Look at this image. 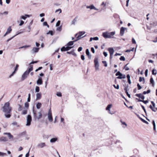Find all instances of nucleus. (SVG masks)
Returning <instances> with one entry per match:
<instances>
[{"instance_id": "f257e3e1", "label": "nucleus", "mask_w": 157, "mask_h": 157, "mask_svg": "<svg viewBox=\"0 0 157 157\" xmlns=\"http://www.w3.org/2000/svg\"><path fill=\"white\" fill-rule=\"evenodd\" d=\"M3 111L5 113H7L8 114H5V116L7 118H9L11 117V115L10 114L11 111V107L10 106V103L9 102L6 103L4 106L3 107Z\"/></svg>"}, {"instance_id": "f03ea898", "label": "nucleus", "mask_w": 157, "mask_h": 157, "mask_svg": "<svg viewBox=\"0 0 157 157\" xmlns=\"http://www.w3.org/2000/svg\"><path fill=\"white\" fill-rule=\"evenodd\" d=\"M33 70V67L32 66H30V67L28 69V70L26 71L22 76L21 80H24L27 77L29 73Z\"/></svg>"}, {"instance_id": "7ed1b4c3", "label": "nucleus", "mask_w": 157, "mask_h": 157, "mask_svg": "<svg viewBox=\"0 0 157 157\" xmlns=\"http://www.w3.org/2000/svg\"><path fill=\"white\" fill-rule=\"evenodd\" d=\"M33 117L35 119H37L39 120L42 117V114L40 112L36 113V111L33 110Z\"/></svg>"}, {"instance_id": "20e7f679", "label": "nucleus", "mask_w": 157, "mask_h": 157, "mask_svg": "<svg viewBox=\"0 0 157 157\" xmlns=\"http://www.w3.org/2000/svg\"><path fill=\"white\" fill-rule=\"evenodd\" d=\"M94 66L95 67V71H98L99 69V64L98 62V58L96 57L94 59Z\"/></svg>"}, {"instance_id": "39448f33", "label": "nucleus", "mask_w": 157, "mask_h": 157, "mask_svg": "<svg viewBox=\"0 0 157 157\" xmlns=\"http://www.w3.org/2000/svg\"><path fill=\"white\" fill-rule=\"evenodd\" d=\"M116 75L119 76L117 77V78L118 79H122L125 78H126V76L125 75H123L120 71H118L116 74Z\"/></svg>"}, {"instance_id": "423d86ee", "label": "nucleus", "mask_w": 157, "mask_h": 157, "mask_svg": "<svg viewBox=\"0 0 157 157\" xmlns=\"http://www.w3.org/2000/svg\"><path fill=\"white\" fill-rule=\"evenodd\" d=\"M32 121V117L31 115H28L27 118L26 125L29 126L30 125L31 121Z\"/></svg>"}, {"instance_id": "0eeeda50", "label": "nucleus", "mask_w": 157, "mask_h": 157, "mask_svg": "<svg viewBox=\"0 0 157 157\" xmlns=\"http://www.w3.org/2000/svg\"><path fill=\"white\" fill-rule=\"evenodd\" d=\"M73 47V46L70 47L67 46V47H65L63 46L61 49V51H67L70 50Z\"/></svg>"}, {"instance_id": "6e6552de", "label": "nucleus", "mask_w": 157, "mask_h": 157, "mask_svg": "<svg viewBox=\"0 0 157 157\" xmlns=\"http://www.w3.org/2000/svg\"><path fill=\"white\" fill-rule=\"evenodd\" d=\"M85 33V32H80L79 33V35L77 37V40H76L77 41L78 40H79L81 38L83 37H84L86 35L83 36L82 37V36Z\"/></svg>"}, {"instance_id": "1a4fd4ad", "label": "nucleus", "mask_w": 157, "mask_h": 157, "mask_svg": "<svg viewBox=\"0 0 157 157\" xmlns=\"http://www.w3.org/2000/svg\"><path fill=\"white\" fill-rule=\"evenodd\" d=\"M109 51L110 54V58L111 59L112 57L114 51L113 48H109Z\"/></svg>"}, {"instance_id": "9d476101", "label": "nucleus", "mask_w": 157, "mask_h": 157, "mask_svg": "<svg viewBox=\"0 0 157 157\" xmlns=\"http://www.w3.org/2000/svg\"><path fill=\"white\" fill-rule=\"evenodd\" d=\"M19 67V65L18 64H17L15 68V70L14 71L12 72V74L9 76V78H11L13 75L15 73L16 71L18 70V67Z\"/></svg>"}, {"instance_id": "9b49d317", "label": "nucleus", "mask_w": 157, "mask_h": 157, "mask_svg": "<svg viewBox=\"0 0 157 157\" xmlns=\"http://www.w3.org/2000/svg\"><path fill=\"white\" fill-rule=\"evenodd\" d=\"M4 135H7L9 139L11 140H13V136L11 135L10 133H4Z\"/></svg>"}, {"instance_id": "f8f14e48", "label": "nucleus", "mask_w": 157, "mask_h": 157, "mask_svg": "<svg viewBox=\"0 0 157 157\" xmlns=\"http://www.w3.org/2000/svg\"><path fill=\"white\" fill-rule=\"evenodd\" d=\"M36 83L38 85H40L42 84L43 81L42 78L40 77H39L38 79L36 82Z\"/></svg>"}, {"instance_id": "ddd939ff", "label": "nucleus", "mask_w": 157, "mask_h": 157, "mask_svg": "<svg viewBox=\"0 0 157 157\" xmlns=\"http://www.w3.org/2000/svg\"><path fill=\"white\" fill-rule=\"evenodd\" d=\"M115 34V32H112L109 33V38H115L113 36Z\"/></svg>"}, {"instance_id": "4468645a", "label": "nucleus", "mask_w": 157, "mask_h": 157, "mask_svg": "<svg viewBox=\"0 0 157 157\" xmlns=\"http://www.w3.org/2000/svg\"><path fill=\"white\" fill-rule=\"evenodd\" d=\"M46 146L45 143L44 142L40 143L37 145V146L40 148H43Z\"/></svg>"}, {"instance_id": "2eb2a0df", "label": "nucleus", "mask_w": 157, "mask_h": 157, "mask_svg": "<svg viewBox=\"0 0 157 157\" xmlns=\"http://www.w3.org/2000/svg\"><path fill=\"white\" fill-rule=\"evenodd\" d=\"M126 29L125 28H124V27H121V28L120 34L121 36H123V35L124 30Z\"/></svg>"}, {"instance_id": "dca6fc26", "label": "nucleus", "mask_w": 157, "mask_h": 157, "mask_svg": "<svg viewBox=\"0 0 157 157\" xmlns=\"http://www.w3.org/2000/svg\"><path fill=\"white\" fill-rule=\"evenodd\" d=\"M136 96L143 100H144L145 98L144 96L141 94H136Z\"/></svg>"}, {"instance_id": "f3484780", "label": "nucleus", "mask_w": 157, "mask_h": 157, "mask_svg": "<svg viewBox=\"0 0 157 157\" xmlns=\"http://www.w3.org/2000/svg\"><path fill=\"white\" fill-rule=\"evenodd\" d=\"M30 17V16L29 15L25 14V16H21L20 17V18L24 20H25L27 17Z\"/></svg>"}, {"instance_id": "a211bd4d", "label": "nucleus", "mask_w": 157, "mask_h": 157, "mask_svg": "<svg viewBox=\"0 0 157 157\" xmlns=\"http://www.w3.org/2000/svg\"><path fill=\"white\" fill-rule=\"evenodd\" d=\"M77 41V40H74L73 41H71L69 42L67 44V45L68 46H71L73 45L74 43L75 42Z\"/></svg>"}, {"instance_id": "6ab92c4d", "label": "nucleus", "mask_w": 157, "mask_h": 157, "mask_svg": "<svg viewBox=\"0 0 157 157\" xmlns=\"http://www.w3.org/2000/svg\"><path fill=\"white\" fill-rule=\"evenodd\" d=\"M41 97V94L40 93H38L36 94V100H38L40 99Z\"/></svg>"}, {"instance_id": "aec40b11", "label": "nucleus", "mask_w": 157, "mask_h": 157, "mask_svg": "<svg viewBox=\"0 0 157 157\" xmlns=\"http://www.w3.org/2000/svg\"><path fill=\"white\" fill-rule=\"evenodd\" d=\"M39 48H33L32 50V52H38L39 51Z\"/></svg>"}, {"instance_id": "412c9836", "label": "nucleus", "mask_w": 157, "mask_h": 157, "mask_svg": "<svg viewBox=\"0 0 157 157\" xmlns=\"http://www.w3.org/2000/svg\"><path fill=\"white\" fill-rule=\"evenodd\" d=\"M58 140L57 138H54L51 139L50 140V142L51 143H55Z\"/></svg>"}, {"instance_id": "4be33fe9", "label": "nucleus", "mask_w": 157, "mask_h": 157, "mask_svg": "<svg viewBox=\"0 0 157 157\" xmlns=\"http://www.w3.org/2000/svg\"><path fill=\"white\" fill-rule=\"evenodd\" d=\"M103 36L105 38H108V33L107 32L103 33H102Z\"/></svg>"}, {"instance_id": "5701e85b", "label": "nucleus", "mask_w": 157, "mask_h": 157, "mask_svg": "<svg viewBox=\"0 0 157 157\" xmlns=\"http://www.w3.org/2000/svg\"><path fill=\"white\" fill-rule=\"evenodd\" d=\"M0 140L3 141H8V139L6 137H2L0 138Z\"/></svg>"}, {"instance_id": "b1692460", "label": "nucleus", "mask_w": 157, "mask_h": 157, "mask_svg": "<svg viewBox=\"0 0 157 157\" xmlns=\"http://www.w3.org/2000/svg\"><path fill=\"white\" fill-rule=\"evenodd\" d=\"M48 118L50 121L52 122L53 121L52 115L48 114Z\"/></svg>"}, {"instance_id": "393cba45", "label": "nucleus", "mask_w": 157, "mask_h": 157, "mask_svg": "<svg viewBox=\"0 0 157 157\" xmlns=\"http://www.w3.org/2000/svg\"><path fill=\"white\" fill-rule=\"evenodd\" d=\"M67 53L68 54H72L75 56H76L77 55L74 52V51L71 52H67Z\"/></svg>"}, {"instance_id": "a878e982", "label": "nucleus", "mask_w": 157, "mask_h": 157, "mask_svg": "<svg viewBox=\"0 0 157 157\" xmlns=\"http://www.w3.org/2000/svg\"><path fill=\"white\" fill-rule=\"evenodd\" d=\"M12 30V29H11V26H10L7 29L6 32L8 34L11 33Z\"/></svg>"}, {"instance_id": "bb28decb", "label": "nucleus", "mask_w": 157, "mask_h": 157, "mask_svg": "<svg viewBox=\"0 0 157 157\" xmlns=\"http://www.w3.org/2000/svg\"><path fill=\"white\" fill-rule=\"evenodd\" d=\"M127 78L128 81V82L129 84H131V80L130 79V75L129 74H128L127 75Z\"/></svg>"}, {"instance_id": "cd10ccee", "label": "nucleus", "mask_w": 157, "mask_h": 157, "mask_svg": "<svg viewBox=\"0 0 157 157\" xmlns=\"http://www.w3.org/2000/svg\"><path fill=\"white\" fill-rule=\"evenodd\" d=\"M94 6L93 5H92L90 6H87L86 8L87 9H90V10L93 9L94 8Z\"/></svg>"}, {"instance_id": "c85d7f7f", "label": "nucleus", "mask_w": 157, "mask_h": 157, "mask_svg": "<svg viewBox=\"0 0 157 157\" xmlns=\"http://www.w3.org/2000/svg\"><path fill=\"white\" fill-rule=\"evenodd\" d=\"M77 17H76L71 22V24L75 25V22L77 21Z\"/></svg>"}, {"instance_id": "c756f323", "label": "nucleus", "mask_w": 157, "mask_h": 157, "mask_svg": "<svg viewBox=\"0 0 157 157\" xmlns=\"http://www.w3.org/2000/svg\"><path fill=\"white\" fill-rule=\"evenodd\" d=\"M41 104L40 102H38L36 105V106L37 109H39L41 107Z\"/></svg>"}, {"instance_id": "7c9ffc66", "label": "nucleus", "mask_w": 157, "mask_h": 157, "mask_svg": "<svg viewBox=\"0 0 157 157\" xmlns=\"http://www.w3.org/2000/svg\"><path fill=\"white\" fill-rule=\"evenodd\" d=\"M152 123L153 126V130L155 131V124L154 120H153Z\"/></svg>"}, {"instance_id": "2f4dec72", "label": "nucleus", "mask_w": 157, "mask_h": 157, "mask_svg": "<svg viewBox=\"0 0 157 157\" xmlns=\"http://www.w3.org/2000/svg\"><path fill=\"white\" fill-rule=\"evenodd\" d=\"M21 33V32H20V33H18V34H17L16 35H14V36H13V37H12L8 39L7 40V42H8V41H9L10 40H11L13 38H14L15 36H17V35L18 34H19L20 33Z\"/></svg>"}, {"instance_id": "473e14b6", "label": "nucleus", "mask_w": 157, "mask_h": 157, "mask_svg": "<svg viewBox=\"0 0 157 157\" xmlns=\"http://www.w3.org/2000/svg\"><path fill=\"white\" fill-rule=\"evenodd\" d=\"M120 121L121 122L122 124H123V125H125L124 127V126L123 127L124 128L126 127L127 126V124L125 123V122H123L121 120Z\"/></svg>"}, {"instance_id": "72a5a7b5", "label": "nucleus", "mask_w": 157, "mask_h": 157, "mask_svg": "<svg viewBox=\"0 0 157 157\" xmlns=\"http://www.w3.org/2000/svg\"><path fill=\"white\" fill-rule=\"evenodd\" d=\"M27 110H24L22 111V114L23 115H25L27 113Z\"/></svg>"}, {"instance_id": "f704fd0d", "label": "nucleus", "mask_w": 157, "mask_h": 157, "mask_svg": "<svg viewBox=\"0 0 157 157\" xmlns=\"http://www.w3.org/2000/svg\"><path fill=\"white\" fill-rule=\"evenodd\" d=\"M57 12H59V14L61 13L62 12V10L60 9H58L56 10L55 12L56 13Z\"/></svg>"}, {"instance_id": "c9c22d12", "label": "nucleus", "mask_w": 157, "mask_h": 157, "mask_svg": "<svg viewBox=\"0 0 157 157\" xmlns=\"http://www.w3.org/2000/svg\"><path fill=\"white\" fill-rule=\"evenodd\" d=\"M30 46L29 45H25V46H23L22 47H20L19 48V49H20V48H28V47H30Z\"/></svg>"}, {"instance_id": "e433bc0d", "label": "nucleus", "mask_w": 157, "mask_h": 157, "mask_svg": "<svg viewBox=\"0 0 157 157\" xmlns=\"http://www.w3.org/2000/svg\"><path fill=\"white\" fill-rule=\"evenodd\" d=\"M150 82H151V83H152L153 84V86H154V80H153V78H150Z\"/></svg>"}, {"instance_id": "4c0bfd02", "label": "nucleus", "mask_w": 157, "mask_h": 157, "mask_svg": "<svg viewBox=\"0 0 157 157\" xmlns=\"http://www.w3.org/2000/svg\"><path fill=\"white\" fill-rule=\"evenodd\" d=\"M6 155V153L0 152V156H4Z\"/></svg>"}, {"instance_id": "58836bf2", "label": "nucleus", "mask_w": 157, "mask_h": 157, "mask_svg": "<svg viewBox=\"0 0 157 157\" xmlns=\"http://www.w3.org/2000/svg\"><path fill=\"white\" fill-rule=\"evenodd\" d=\"M40 91V88L39 87L36 86L35 88V91L36 92H38Z\"/></svg>"}, {"instance_id": "ea45409f", "label": "nucleus", "mask_w": 157, "mask_h": 157, "mask_svg": "<svg viewBox=\"0 0 157 157\" xmlns=\"http://www.w3.org/2000/svg\"><path fill=\"white\" fill-rule=\"evenodd\" d=\"M86 53L87 55V56H88V55H89L90 54V52L89 51V50L88 49H87L86 50Z\"/></svg>"}, {"instance_id": "a19ab883", "label": "nucleus", "mask_w": 157, "mask_h": 157, "mask_svg": "<svg viewBox=\"0 0 157 157\" xmlns=\"http://www.w3.org/2000/svg\"><path fill=\"white\" fill-rule=\"evenodd\" d=\"M50 34L51 35H53V32L52 31H49L48 33H47V34Z\"/></svg>"}, {"instance_id": "79ce46f5", "label": "nucleus", "mask_w": 157, "mask_h": 157, "mask_svg": "<svg viewBox=\"0 0 157 157\" xmlns=\"http://www.w3.org/2000/svg\"><path fill=\"white\" fill-rule=\"evenodd\" d=\"M120 59L121 60L124 61L125 60V58L124 56H121V57L120 58Z\"/></svg>"}, {"instance_id": "37998d69", "label": "nucleus", "mask_w": 157, "mask_h": 157, "mask_svg": "<svg viewBox=\"0 0 157 157\" xmlns=\"http://www.w3.org/2000/svg\"><path fill=\"white\" fill-rule=\"evenodd\" d=\"M140 119L142 121H143V122H144L145 123H146L147 124H148V122L147 121H146L144 120V119H143L142 118H140Z\"/></svg>"}, {"instance_id": "c03bdc74", "label": "nucleus", "mask_w": 157, "mask_h": 157, "mask_svg": "<svg viewBox=\"0 0 157 157\" xmlns=\"http://www.w3.org/2000/svg\"><path fill=\"white\" fill-rule=\"evenodd\" d=\"M156 73V70L155 69H153L152 70V74L155 75Z\"/></svg>"}, {"instance_id": "a18cd8bd", "label": "nucleus", "mask_w": 157, "mask_h": 157, "mask_svg": "<svg viewBox=\"0 0 157 157\" xmlns=\"http://www.w3.org/2000/svg\"><path fill=\"white\" fill-rule=\"evenodd\" d=\"M102 63L104 64V66L105 67H106L107 66V63L106 61H102Z\"/></svg>"}, {"instance_id": "49530a36", "label": "nucleus", "mask_w": 157, "mask_h": 157, "mask_svg": "<svg viewBox=\"0 0 157 157\" xmlns=\"http://www.w3.org/2000/svg\"><path fill=\"white\" fill-rule=\"evenodd\" d=\"M62 30V26H60L57 28V30L59 31H61Z\"/></svg>"}, {"instance_id": "de8ad7c7", "label": "nucleus", "mask_w": 157, "mask_h": 157, "mask_svg": "<svg viewBox=\"0 0 157 157\" xmlns=\"http://www.w3.org/2000/svg\"><path fill=\"white\" fill-rule=\"evenodd\" d=\"M128 64V63L125 66H124V68H125V70L128 71L129 70V68L127 67V65Z\"/></svg>"}, {"instance_id": "09e8293b", "label": "nucleus", "mask_w": 157, "mask_h": 157, "mask_svg": "<svg viewBox=\"0 0 157 157\" xmlns=\"http://www.w3.org/2000/svg\"><path fill=\"white\" fill-rule=\"evenodd\" d=\"M143 80L144 82V78H142L141 77H140L139 78V81L140 82H141Z\"/></svg>"}, {"instance_id": "8fccbe9b", "label": "nucleus", "mask_w": 157, "mask_h": 157, "mask_svg": "<svg viewBox=\"0 0 157 157\" xmlns=\"http://www.w3.org/2000/svg\"><path fill=\"white\" fill-rule=\"evenodd\" d=\"M43 25L44 26H47L48 28L49 27V25L46 22H44L43 23Z\"/></svg>"}, {"instance_id": "3c124183", "label": "nucleus", "mask_w": 157, "mask_h": 157, "mask_svg": "<svg viewBox=\"0 0 157 157\" xmlns=\"http://www.w3.org/2000/svg\"><path fill=\"white\" fill-rule=\"evenodd\" d=\"M44 39V37L43 36H41L40 37V40L42 41H43Z\"/></svg>"}, {"instance_id": "603ef678", "label": "nucleus", "mask_w": 157, "mask_h": 157, "mask_svg": "<svg viewBox=\"0 0 157 157\" xmlns=\"http://www.w3.org/2000/svg\"><path fill=\"white\" fill-rule=\"evenodd\" d=\"M113 86L115 88L117 89H119V85H117V86H116L115 85H113Z\"/></svg>"}, {"instance_id": "864d4df0", "label": "nucleus", "mask_w": 157, "mask_h": 157, "mask_svg": "<svg viewBox=\"0 0 157 157\" xmlns=\"http://www.w3.org/2000/svg\"><path fill=\"white\" fill-rule=\"evenodd\" d=\"M60 23V21H58L56 24V26H58L59 25Z\"/></svg>"}, {"instance_id": "5fc2aeb1", "label": "nucleus", "mask_w": 157, "mask_h": 157, "mask_svg": "<svg viewBox=\"0 0 157 157\" xmlns=\"http://www.w3.org/2000/svg\"><path fill=\"white\" fill-rule=\"evenodd\" d=\"M24 21H23L22 20H21L20 21V24H19V25L20 26H21L22 25L24 24Z\"/></svg>"}, {"instance_id": "6e6d98bb", "label": "nucleus", "mask_w": 157, "mask_h": 157, "mask_svg": "<svg viewBox=\"0 0 157 157\" xmlns=\"http://www.w3.org/2000/svg\"><path fill=\"white\" fill-rule=\"evenodd\" d=\"M137 86L138 87V89L139 90H140L142 88V87L141 86L139 85V83L137 84Z\"/></svg>"}, {"instance_id": "4d7b16f0", "label": "nucleus", "mask_w": 157, "mask_h": 157, "mask_svg": "<svg viewBox=\"0 0 157 157\" xmlns=\"http://www.w3.org/2000/svg\"><path fill=\"white\" fill-rule=\"evenodd\" d=\"M25 107L28 108L29 106V104L27 102H26L25 104Z\"/></svg>"}, {"instance_id": "13d9d810", "label": "nucleus", "mask_w": 157, "mask_h": 157, "mask_svg": "<svg viewBox=\"0 0 157 157\" xmlns=\"http://www.w3.org/2000/svg\"><path fill=\"white\" fill-rule=\"evenodd\" d=\"M132 43L133 44H136V41L133 38H132Z\"/></svg>"}, {"instance_id": "bf43d9fd", "label": "nucleus", "mask_w": 157, "mask_h": 157, "mask_svg": "<svg viewBox=\"0 0 157 157\" xmlns=\"http://www.w3.org/2000/svg\"><path fill=\"white\" fill-rule=\"evenodd\" d=\"M57 95L59 97H61L62 96V94L60 92H58L57 94Z\"/></svg>"}, {"instance_id": "052dcab7", "label": "nucleus", "mask_w": 157, "mask_h": 157, "mask_svg": "<svg viewBox=\"0 0 157 157\" xmlns=\"http://www.w3.org/2000/svg\"><path fill=\"white\" fill-rule=\"evenodd\" d=\"M28 30H27V31L28 32H29L31 29V27L30 25H29L28 27Z\"/></svg>"}, {"instance_id": "680f3d73", "label": "nucleus", "mask_w": 157, "mask_h": 157, "mask_svg": "<svg viewBox=\"0 0 157 157\" xmlns=\"http://www.w3.org/2000/svg\"><path fill=\"white\" fill-rule=\"evenodd\" d=\"M30 150H29V151L25 155V157H29V153Z\"/></svg>"}, {"instance_id": "e2e57ef3", "label": "nucleus", "mask_w": 157, "mask_h": 157, "mask_svg": "<svg viewBox=\"0 0 157 157\" xmlns=\"http://www.w3.org/2000/svg\"><path fill=\"white\" fill-rule=\"evenodd\" d=\"M98 40V37H93V40Z\"/></svg>"}, {"instance_id": "0e129e2a", "label": "nucleus", "mask_w": 157, "mask_h": 157, "mask_svg": "<svg viewBox=\"0 0 157 157\" xmlns=\"http://www.w3.org/2000/svg\"><path fill=\"white\" fill-rule=\"evenodd\" d=\"M148 70L146 69L145 72V74L146 76H147V75Z\"/></svg>"}, {"instance_id": "69168bd1", "label": "nucleus", "mask_w": 157, "mask_h": 157, "mask_svg": "<svg viewBox=\"0 0 157 157\" xmlns=\"http://www.w3.org/2000/svg\"><path fill=\"white\" fill-rule=\"evenodd\" d=\"M82 50V47H79L78 49V51L79 52L81 51Z\"/></svg>"}, {"instance_id": "338daca9", "label": "nucleus", "mask_w": 157, "mask_h": 157, "mask_svg": "<svg viewBox=\"0 0 157 157\" xmlns=\"http://www.w3.org/2000/svg\"><path fill=\"white\" fill-rule=\"evenodd\" d=\"M18 105L19 106V108L18 109V110L19 111H21V106L20 105Z\"/></svg>"}, {"instance_id": "774afa93", "label": "nucleus", "mask_w": 157, "mask_h": 157, "mask_svg": "<svg viewBox=\"0 0 157 157\" xmlns=\"http://www.w3.org/2000/svg\"><path fill=\"white\" fill-rule=\"evenodd\" d=\"M91 51L93 53H94L95 50H94V48L92 47L91 48Z\"/></svg>"}]
</instances>
